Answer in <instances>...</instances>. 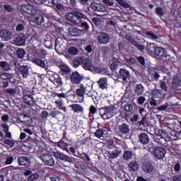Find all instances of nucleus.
<instances>
[{
    "mask_svg": "<svg viewBox=\"0 0 181 181\" xmlns=\"http://www.w3.org/2000/svg\"><path fill=\"white\" fill-rule=\"evenodd\" d=\"M66 18L72 23L80 25L81 23V19H84V14L80 11H73L72 13H66Z\"/></svg>",
    "mask_w": 181,
    "mask_h": 181,
    "instance_id": "f257e3e1",
    "label": "nucleus"
},
{
    "mask_svg": "<svg viewBox=\"0 0 181 181\" xmlns=\"http://www.w3.org/2000/svg\"><path fill=\"white\" fill-rule=\"evenodd\" d=\"M100 115L103 119H110L114 117V107L109 106L100 109Z\"/></svg>",
    "mask_w": 181,
    "mask_h": 181,
    "instance_id": "f03ea898",
    "label": "nucleus"
},
{
    "mask_svg": "<svg viewBox=\"0 0 181 181\" xmlns=\"http://www.w3.org/2000/svg\"><path fill=\"white\" fill-rule=\"evenodd\" d=\"M82 66L85 70H89L92 73H101V69L98 67L94 66L90 59H86L82 62Z\"/></svg>",
    "mask_w": 181,
    "mask_h": 181,
    "instance_id": "7ed1b4c3",
    "label": "nucleus"
},
{
    "mask_svg": "<svg viewBox=\"0 0 181 181\" xmlns=\"http://www.w3.org/2000/svg\"><path fill=\"white\" fill-rule=\"evenodd\" d=\"M39 158L45 165H47L48 166H54V158H53L52 155L49 153H42L39 155Z\"/></svg>",
    "mask_w": 181,
    "mask_h": 181,
    "instance_id": "20e7f679",
    "label": "nucleus"
},
{
    "mask_svg": "<svg viewBox=\"0 0 181 181\" xmlns=\"http://www.w3.org/2000/svg\"><path fill=\"white\" fill-rule=\"evenodd\" d=\"M90 8L93 9V11H95L96 12H101L102 13L107 12V8H105L104 4L101 3H97L96 1L91 3Z\"/></svg>",
    "mask_w": 181,
    "mask_h": 181,
    "instance_id": "39448f33",
    "label": "nucleus"
},
{
    "mask_svg": "<svg viewBox=\"0 0 181 181\" xmlns=\"http://www.w3.org/2000/svg\"><path fill=\"white\" fill-rule=\"evenodd\" d=\"M55 157L60 160H64V162H68L69 163H73L74 162V158L69 156L68 155L60 153L59 151H56L54 153Z\"/></svg>",
    "mask_w": 181,
    "mask_h": 181,
    "instance_id": "423d86ee",
    "label": "nucleus"
},
{
    "mask_svg": "<svg viewBox=\"0 0 181 181\" xmlns=\"http://www.w3.org/2000/svg\"><path fill=\"white\" fill-rule=\"evenodd\" d=\"M110 40H111V37H110V35L106 33H100L98 36V42L100 43V45H107L110 43Z\"/></svg>",
    "mask_w": 181,
    "mask_h": 181,
    "instance_id": "0eeeda50",
    "label": "nucleus"
},
{
    "mask_svg": "<svg viewBox=\"0 0 181 181\" xmlns=\"http://www.w3.org/2000/svg\"><path fill=\"white\" fill-rule=\"evenodd\" d=\"M153 153L156 158L163 159L166 155V150L162 147H156L153 149Z\"/></svg>",
    "mask_w": 181,
    "mask_h": 181,
    "instance_id": "6e6552de",
    "label": "nucleus"
},
{
    "mask_svg": "<svg viewBox=\"0 0 181 181\" xmlns=\"http://www.w3.org/2000/svg\"><path fill=\"white\" fill-rule=\"evenodd\" d=\"M150 47L154 49V53L156 56H159V57H165L166 56V51L164 48L160 47H155V44L151 43L149 45Z\"/></svg>",
    "mask_w": 181,
    "mask_h": 181,
    "instance_id": "1a4fd4ad",
    "label": "nucleus"
},
{
    "mask_svg": "<svg viewBox=\"0 0 181 181\" xmlns=\"http://www.w3.org/2000/svg\"><path fill=\"white\" fill-rule=\"evenodd\" d=\"M76 95H78V97H81V100L79 101V103H83V101H84V94H86V93H87V87L84 86V85L81 84L79 86V88L78 89H76Z\"/></svg>",
    "mask_w": 181,
    "mask_h": 181,
    "instance_id": "9d476101",
    "label": "nucleus"
},
{
    "mask_svg": "<svg viewBox=\"0 0 181 181\" xmlns=\"http://www.w3.org/2000/svg\"><path fill=\"white\" fill-rule=\"evenodd\" d=\"M0 37L6 42H8L12 39V32L8 30H0Z\"/></svg>",
    "mask_w": 181,
    "mask_h": 181,
    "instance_id": "9b49d317",
    "label": "nucleus"
},
{
    "mask_svg": "<svg viewBox=\"0 0 181 181\" xmlns=\"http://www.w3.org/2000/svg\"><path fill=\"white\" fill-rule=\"evenodd\" d=\"M25 42H26V37L23 35H20L16 39L13 40V45H16V46H23L25 45Z\"/></svg>",
    "mask_w": 181,
    "mask_h": 181,
    "instance_id": "f8f14e48",
    "label": "nucleus"
},
{
    "mask_svg": "<svg viewBox=\"0 0 181 181\" xmlns=\"http://www.w3.org/2000/svg\"><path fill=\"white\" fill-rule=\"evenodd\" d=\"M83 78L78 72H73L71 75V81L75 84H79Z\"/></svg>",
    "mask_w": 181,
    "mask_h": 181,
    "instance_id": "ddd939ff",
    "label": "nucleus"
},
{
    "mask_svg": "<svg viewBox=\"0 0 181 181\" xmlns=\"http://www.w3.org/2000/svg\"><path fill=\"white\" fill-rule=\"evenodd\" d=\"M172 88L176 93L177 90H181L180 79L179 77H174L172 83Z\"/></svg>",
    "mask_w": 181,
    "mask_h": 181,
    "instance_id": "4468645a",
    "label": "nucleus"
},
{
    "mask_svg": "<svg viewBox=\"0 0 181 181\" xmlns=\"http://www.w3.org/2000/svg\"><path fill=\"white\" fill-rule=\"evenodd\" d=\"M69 107L71 108V110L77 114H80V112H83V111H84V107H83V106L76 103L70 105Z\"/></svg>",
    "mask_w": 181,
    "mask_h": 181,
    "instance_id": "2eb2a0df",
    "label": "nucleus"
},
{
    "mask_svg": "<svg viewBox=\"0 0 181 181\" xmlns=\"http://www.w3.org/2000/svg\"><path fill=\"white\" fill-rule=\"evenodd\" d=\"M69 33L71 36H74V37L82 36V35H84V31L78 28H69Z\"/></svg>",
    "mask_w": 181,
    "mask_h": 181,
    "instance_id": "dca6fc26",
    "label": "nucleus"
},
{
    "mask_svg": "<svg viewBox=\"0 0 181 181\" xmlns=\"http://www.w3.org/2000/svg\"><path fill=\"white\" fill-rule=\"evenodd\" d=\"M151 95L153 98H159L160 100H162V98H165V94L162 93V91L159 89H154L151 92Z\"/></svg>",
    "mask_w": 181,
    "mask_h": 181,
    "instance_id": "f3484780",
    "label": "nucleus"
},
{
    "mask_svg": "<svg viewBox=\"0 0 181 181\" xmlns=\"http://www.w3.org/2000/svg\"><path fill=\"white\" fill-rule=\"evenodd\" d=\"M23 100L25 104L30 105V107H33V105H35V99H33V96L31 95H24Z\"/></svg>",
    "mask_w": 181,
    "mask_h": 181,
    "instance_id": "a211bd4d",
    "label": "nucleus"
},
{
    "mask_svg": "<svg viewBox=\"0 0 181 181\" xmlns=\"http://www.w3.org/2000/svg\"><path fill=\"white\" fill-rule=\"evenodd\" d=\"M122 153V151L119 148H116L113 151H108L107 155H109V158L110 159H115V158H118Z\"/></svg>",
    "mask_w": 181,
    "mask_h": 181,
    "instance_id": "6ab92c4d",
    "label": "nucleus"
},
{
    "mask_svg": "<svg viewBox=\"0 0 181 181\" xmlns=\"http://www.w3.org/2000/svg\"><path fill=\"white\" fill-rule=\"evenodd\" d=\"M25 176H28V181H33L39 179V174L37 173H32V171L27 170L24 173Z\"/></svg>",
    "mask_w": 181,
    "mask_h": 181,
    "instance_id": "aec40b11",
    "label": "nucleus"
},
{
    "mask_svg": "<svg viewBox=\"0 0 181 181\" xmlns=\"http://www.w3.org/2000/svg\"><path fill=\"white\" fill-rule=\"evenodd\" d=\"M19 71L23 76V78H28V76H29V67H28V66H21L19 68Z\"/></svg>",
    "mask_w": 181,
    "mask_h": 181,
    "instance_id": "412c9836",
    "label": "nucleus"
},
{
    "mask_svg": "<svg viewBox=\"0 0 181 181\" xmlns=\"http://www.w3.org/2000/svg\"><path fill=\"white\" fill-rule=\"evenodd\" d=\"M98 84L100 87V88H102V90H105L107 87H108V79L107 78H100L98 81Z\"/></svg>",
    "mask_w": 181,
    "mask_h": 181,
    "instance_id": "4be33fe9",
    "label": "nucleus"
},
{
    "mask_svg": "<svg viewBox=\"0 0 181 181\" xmlns=\"http://www.w3.org/2000/svg\"><path fill=\"white\" fill-rule=\"evenodd\" d=\"M21 11L25 12V13H28L29 15H32L33 13V6L29 4H23L21 7Z\"/></svg>",
    "mask_w": 181,
    "mask_h": 181,
    "instance_id": "5701e85b",
    "label": "nucleus"
},
{
    "mask_svg": "<svg viewBox=\"0 0 181 181\" xmlns=\"http://www.w3.org/2000/svg\"><path fill=\"white\" fill-rule=\"evenodd\" d=\"M18 162L21 166H27V165H29L30 160L26 156H21L18 158Z\"/></svg>",
    "mask_w": 181,
    "mask_h": 181,
    "instance_id": "b1692460",
    "label": "nucleus"
},
{
    "mask_svg": "<svg viewBox=\"0 0 181 181\" xmlns=\"http://www.w3.org/2000/svg\"><path fill=\"white\" fill-rule=\"evenodd\" d=\"M134 93L136 95H142L145 93V86L142 84H137Z\"/></svg>",
    "mask_w": 181,
    "mask_h": 181,
    "instance_id": "393cba45",
    "label": "nucleus"
},
{
    "mask_svg": "<svg viewBox=\"0 0 181 181\" xmlns=\"http://www.w3.org/2000/svg\"><path fill=\"white\" fill-rule=\"evenodd\" d=\"M32 62L34 64L39 66V67H42V69L46 67V63L40 58H33Z\"/></svg>",
    "mask_w": 181,
    "mask_h": 181,
    "instance_id": "a878e982",
    "label": "nucleus"
},
{
    "mask_svg": "<svg viewBox=\"0 0 181 181\" xmlns=\"http://www.w3.org/2000/svg\"><path fill=\"white\" fill-rule=\"evenodd\" d=\"M57 146H58V148H60L63 151H65L66 152H67V153H70V151H69V148H67L69 146V144L63 141V140L57 142Z\"/></svg>",
    "mask_w": 181,
    "mask_h": 181,
    "instance_id": "bb28decb",
    "label": "nucleus"
},
{
    "mask_svg": "<svg viewBox=\"0 0 181 181\" xmlns=\"http://www.w3.org/2000/svg\"><path fill=\"white\" fill-rule=\"evenodd\" d=\"M139 139L140 142L144 145H146V144L149 143V137L148 136V134H146V133L140 134Z\"/></svg>",
    "mask_w": 181,
    "mask_h": 181,
    "instance_id": "cd10ccee",
    "label": "nucleus"
},
{
    "mask_svg": "<svg viewBox=\"0 0 181 181\" xmlns=\"http://www.w3.org/2000/svg\"><path fill=\"white\" fill-rule=\"evenodd\" d=\"M142 170L146 172V173H151V172H153V165L149 163L144 164L142 165Z\"/></svg>",
    "mask_w": 181,
    "mask_h": 181,
    "instance_id": "c85d7f7f",
    "label": "nucleus"
},
{
    "mask_svg": "<svg viewBox=\"0 0 181 181\" xmlns=\"http://www.w3.org/2000/svg\"><path fill=\"white\" fill-rule=\"evenodd\" d=\"M119 131L121 134H128L129 132V126L125 123L119 125Z\"/></svg>",
    "mask_w": 181,
    "mask_h": 181,
    "instance_id": "c756f323",
    "label": "nucleus"
},
{
    "mask_svg": "<svg viewBox=\"0 0 181 181\" xmlns=\"http://www.w3.org/2000/svg\"><path fill=\"white\" fill-rule=\"evenodd\" d=\"M119 74L124 81L129 78V72L124 69H121L119 70Z\"/></svg>",
    "mask_w": 181,
    "mask_h": 181,
    "instance_id": "7c9ffc66",
    "label": "nucleus"
},
{
    "mask_svg": "<svg viewBox=\"0 0 181 181\" xmlns=\"http://www.w3.org/2000/svg\"><path fill=\"white\" fill-rule=\"evenodd\" d=\"M129 167L133 172H136L138 169H139V165H138V163L136 161H132L129 164Z\"/></svg>",
    "mask_w": 181,
    "mask_h": 181,
    "instance_id": "2f4dec72",
    "label": "nucleus"
},
{
    "mask_svg": "<svg viewBox=\"0 0 181 181\" xmlns=\"http://www.w3.org/2000/svg\"><path fill=\"white\" fill-rule=\"evenodd\" d=\"M37 54L40 59H46V56H47V52L43 49H39L37 51Z\"/></svg>",
    "mask_w": 181,
    "mask_h": 181,
    "instance_id": "473e14b6",
    "label": "nucleus"
},
{
    "mask_svg": "<svg viewBox=\"0 0 181 181\" xmlns=\"http://www.w3.org/2000/svg\"><path fill=\"white\" fill-rule=\"evenodd\" d=\"M2 128H4V131L5 132V135L7 138H12V134L9 132V126L6 124H1Z\"/></svg>",
    "mask_w": 181,
    "mask_h": 181,
    "instance_id": "72a5a7b5",
    "label": "nucleus"
},
{
    "mask_svg": "<svg viewBox=\"0 0 181 181\" xmlns=\"http://www.w3.org/2000/svg\"><path fill=\"white\" fill-rule=\"evenodd\" d=\"M68 53L71 56H76V54H78V49L74 47H71L68 49Z\"/></svg>",
    "mask_w": 181,
    "mask_h": 181,
    "instance_id": "f704fd0d",
    "label": "nucleus"
},
{
    "mask_svg": "<svg viewBox=\"0 0 181 181\" xmlns=\"http://www.w3.org/2000/svg\"><path fill=\"white\" fill-rule=\"evenodd\" d=\"M104 132H105V130L103 129H99L95 132V136L100 139V138H103L104 136Z\"/></svg>",
    "mask_w": 181,
    "mask_h": 181,
    "instance_id": "c9c22d12",
    "label": "nucleus"
},
{
    "mask_svg": "<svg viewBox=\"0 0 181 181\" xmlns=\"http://www.w3.org/2000/svg\"><path fill=\"white\" fill-rule=\"evenodd\" d=\"M123 158L125 160H128L132 158V152L129 151H124L123 154Z\"/></svg>",
    "mask_w": 181,
    "mask_h": 181,
    "instance_id": "e433bc0d",
    "label": "nucleus"
},
{
    "mask_svg": "<svg viewBox=\"0 0 181 181\" xmlns=\"http://www.w3.org/2000/svg\"><path fill=\"white\" fill-rule=\"evenodd\" d=\"M0 78L2 80H9L12 78V74L8 73H3L0 75Z\"/></svg>",
    "mask_w": 181,
    "mask_h": 181,
    "instance_id": "4c0bfd02",
    "label": "nucleus"
},
{
    "mask_svg": "<svg viewBox=\"0 0 181 181\" xmlns=\"http://www.w3.org/2000/svg\"><path fill=\"white\" fill-rule=\"evenodd\" d=\"M156 13L158 16H163V15H165V10H163V8L157 7L156 8Z\"/></svg>",
    "mask_w": 181,
    "mask_h": 181,
    "instance_id": "58836bf2",
    "label": "nucleus"
},
{
    "mask_svg": "<svg viewBox=\"0 0 181 181\" xmlns=\"http://www.w3.org/2000/svg\"><path fill=\"white\" fill-rule=\"evenodd\" d=\"M44 21V18L42 16H37L34 18V22L37 23V25H40Z\"/></svg>",
    "mask_w": 181,
    "mask_h": 181,
    "instance_id": "ea45409f",
    "label": "nucleus"
},
{
    "mask_svg": "<svg viewBox=\"0 0 181 181\" xmlns=\"http://www.w3.org/2000/svg\"><path fill=\"white\" fill-rule=\"evenodd\" d=\"M119 65V62H118V60L115 59L112 61V64H110V69L112 70H115V69H117V67H118Z\"/></svg>",
    "mask_w": 181,
    "mask_h": 181,
    "instance_id": "a19ab883",
    "label": "nucleus"
},
{
    "mask_svg": "<svg viewBox=\"0 0 181 181\" xmlns=\"http://www.w3.org/2000/svg\"><path fill=\"white\" fill-rule=\"evenodd\" d=\"M160 88L163 91H165L167 93L168 91V85L165 83L163 81H160Z\"/></svg>",
    "mask_w": 181,
    "mask_h": 181,
    "instance_id": "79ce46f5",
    "label": "nucleus"
},
{
    "mask_svg": "<svg viewBox=\"0 0 181 181\" xmlns=\"http://www.w3.org/2000/svg\"><path fill=\"white\" fill-rule=\"evenodd\" d=\"M117 2L120 6H123V8H129V4L125 2L124 0H117Z\"/></svg>",
    "mask_w": 181,
    "mask_h": 181,
    "instance_id": "37998d69",
    "label": "nucleus"
},
{
    "mask_svg": "<svg viewBox=\"0 0 181 181\" xmlns=\"http://www.w3.org/2000/svg\"><path fill=\"white\" fill-rule=\"evenodd\" d=\"M18 59H22L25 56V50L23 49H19L16 51Z\"/></svg>",
    "mask_w": 181,
    "mask_h": 181,
    "instance_id": "c03bdc74",
    "label": "nucleus"
},
{
    "mask_svg": "<svg viewBox=\"0 0 181 181\" xmlns=\"http://www.w3.org/2000/svg\"><path fill=\"white\" fill-rule=\"evenodd\" d=\"M0 66H1L2 69L7 71L8 70H9V64H8V63H6V62H1Z\"/></svg>",
    "mask_w": 181,
    "mask_h": 181,
    "instance_id": "a18cd8bd",
    "label": "nucleus"
},
{
    "mask_svg": "<svg viewBox=\"0 0 181 181\" xmlns=\"http://www.w3.org/2000/svg\"><path fill=\"white\" fill-rule=\"evenodd\" d=\"M146 35L147 36H148V37H150L151 39H153L154 40L158 39V35H155V33H152V32H147L146 33Z\"/></svg>",
    "mask_w": 181,
    "mask_h": 181,
    "instance_id": "49530a36",
    "label": "nucleus"
},
{
    "mask_svg": "<svg viewBox=\"0 0 181 181\" xmlns=\"http://www.w3.org/2000/svg\"><path fill=\"white\" fill-rule=\"evenodd\" d=\"M107 6H114V1L112 0H102Z\"/></svg>",
    "mask_w": 181,
    "mask_h": 181,
    "instance_id": "de8ad7c7",
    "label": "nucleus"
},
{
    "mask_svg": "<svg viewBox=\"0 0 181 181\" xmlns=\"http://www.w3.org/2000/svg\"><path fill=\"white\" fill-rule=\"evenodd\" d=\"M149 104L151 107H156L158 105V100L155 98H151Z\"/></svg>",
    "mask_w": 181,
    "mask_h": 181,
    "instance_id": "09e8293b",
    "label": "nucleus"
},
{
    "mask_svg": "<svg viewBox=\"0 0 181 181\" xmlns=\"http://www.w3.org/2000/svg\"><path fill=\"white\" fill-rule=\"evenodd\" d=\"M124 109L127 111V112H131V111L134 110V107L131 104H126L124 106Z\"/></svg>",
    "mask_w": 181,
    "mask_h": 181,
    "instance_id": "8fccbe9b",
    "label": "nucleus"
},
{
    "mask_svg": "<svg viewBox=\"0 0 181 181\" xmlns=\"http://www.w3.org/2000/svg\"><path fill=\"white\" fill-rule=\"evenodd\" d=\"M4 144H6V145H8V146H11V148H12V146H13V145H15L13 141L10 139H5L4 140Z\"/></svg>",
    "mask_w": 181,
    "mask_h": 181,
    "instance_id": "3c124183",
    "label": "nucleus"
},
{
    "mask_svg": "<svg viewBox=\"0 0 181 181\" xmlns=\"http://www.w3.org/2000/svg\"><path fill=\"white\" fill-rule=\"evenodd\" d=\"M55 104L58 110H63V102L62 100H56Z\"/></svg>",
    "mask_w": 181,
    "mask_h": 181,
    "instance_id": "603ef678",
    "label": "nucleus"
},
{
    "mask_svg": "<svg viewBox=\"0 0 181 181\" xmlns=\"http://www.w3.org/2000/svg\"><path fill=\"white\" fill-rule=\"evenodd\" d=\"M93 23H95V25H96V26H100V25H101V19H100L99 18H93Z\"/></svg>",
    "mask_w": 181,
    "mask_h": 181,
    "instance_id": "864d4df0",
    "label": "nucleus"
},
{
    "mask_svg": "<svg viewBox=\"0 0 181 181\" xmlns=\"http://www.w3.org/2000/svg\"><path fill=\"white\" fill-rule=\"evenodd\" d=\"M157 132H158L159 135L161 136V137L165 138L167 134L166 132H165V130L162 129H158Z\"/></svg>",
    "mask_w": 181,
    "mask_h": 181,
    "instance_id": "5fc2aeb1",
    "label": "nucleus"
},
{
    "mask_svg": "<svg viewBox=\"0 0 181 181\" xmlns=\"http://www.w3.org/2000/svg\"><path fill=\"white\" fill-rule=\"evenodd\" d=\"M4 8L7 12H12V11H13V8H12V6H11L9 4L4 5Z\"/></svg>",
    "mask_w": 181,
    "mask_h": 181,
    "instance_id": "6e6d98bb",
    "label": "nucleus"
},
{
    "mask_svg": "<svg viewBox=\"0 0 181 181\" xmlns=\"http://www.w3.org/2000/svg\"><path fill=\"white\" fill-rule=\"evenodd\" d=\"M145 101H146V99L145 98V97L144 96H140L138 98V103L140 105L144 104V103H145Z\"/></svg>",
    "mask_w": 181,
    "mask_h": 181,
    "instance_id": "4d7b16f0",
    "label": "nucleus"
},
{
    "mask_svg": "<svg viewBox=\"0 0 181 181\" xmlns=\"http://www.w3.org/2000/svg\"><path fill=\"white\" fill-rule=\"evenodd\" d=\"M80 63H81V59H76L74 61V67H78L80 66Z\"/></svg>",
    "mask_w": 181,
    "mask_h": 181,
    "instance_id": "13d9d810",
    "label": "nucleus"
},
{
    "mask_svg": "<svg viewBox=\"0 0 181 181\" xmlns=\"http://www.w3.org/2000/svg\"><path fill=\"white\" fill-rule=\"evenodd\" d=\"M23 29H25V26L23 25V24H18L16 26V30L18 32H21L22 30H23Z\"/></svg>",
    "mask_w": 181,
    "mask_h": 181,
    "instance_id": "bf43d9fd",
    "label": "nucleus"
},
{
    "mask_svg": "<svg viewBox=\"0 0 181 181\" xmlns=\"http://www.w3.org/2000/svg\"><path fill=\"white\" fill-rule=\"evenodd\" d=\"M54 83H57V84H59V86H62L63 84V81H62V78L60 76H58L54 81Z\"/></svg>",
    "mask_w": 181,
    "mask_h": 181,
    "instance_id": "052dcab7",
    "label": "nucleus"
},
{
    "mask_svg": "<svg viewBox=\"0 0 181 181\" xmlns=\"http://www.w3.org/2000/svg\"><path fill=\"white\" fill-rule=\"evenodd\" d=\"M40 117L42 118H47V117H49V112H47L46 110H43L40 115Z\"/></svg>",
    "mask_w": 181,
    "mask_h": 181,
    "instance_id": "680f3d73",
    "label": "nucleus"
},
{
    "mask_svg": "<svg viewBox=\"0 0 181 181\" xmlns=\"http://www.w3.org/2000/svg\"><path fill=\"white\" fill-rule=\"evenodd\" d=\"M13 162V157L10 156L6 158V165H11Z\"/></svg>",
    "mask_w": 181,
    "mask_h": 181,
    "instance_id": "e2e57ef3",
    "label": "nucleus"
},
{
    "mask_svg": "<svg viewBox=\"0 0 181 181\" xmlns=\"http://www.w3.org/2000/svg\"><path fill=\"white\" fill-rule=\"evenodd\" d=\"M127 40H129V42H130L131 43H132L134 45V46H135L137 42L136 41H135V40H134L132 37H129V36H127L126 37Z\"/></svg>",
    "mask_w": 181,
    "mask_h": 181,
    "instance_id": "0e129e2a",
    "label": "nucleus"
},
{
    "mask_svg": "<svg viewBox=\"0 0 181 181\" xmlns=\"http://www.w3.org/2000/svg\"><path fill=\"white\" fill-rule=\"evenodd\" d=\"M90 113V114H95L97 112V109L95 108V107H94L93 105L90 106V109H89Z\"/></svg>",
    "mask_w": 181,
    "mask_h": 181,
    "instance_id": "69168bd1",
    "label": "nucleus"
},
{
    "mask_svg": "<svg viewBox=\"0 0 181 181\" xmlns=\"http://www.w3.org/2000/svg\"><path fill=\"white\" fill-rule=\"evenodd\" d=\"M173 181H181V174H178L177 175H175L173 177Z\"/></svg>",
    "mask_w": 181,
    "mask_h": 181,
    "instance_id": "338daca9",
    "label": "nucleus"
},
{
    "mask_svg": "<svg viewBox=\"0 0 181 181\" xmlns=\"http://www.w3.org/2000/svg\"><path fill=\"white\" fill-rule=\"evenodd\" d=\"M50 180L51 181H60V177L59 176L54 175V176L50 177Z\"/></svg>",
    "mask_w": 181,
    "mask_h": 181,
    "instance_id": "774afa93",
    "label": "nucleus"
}]
</instances>
